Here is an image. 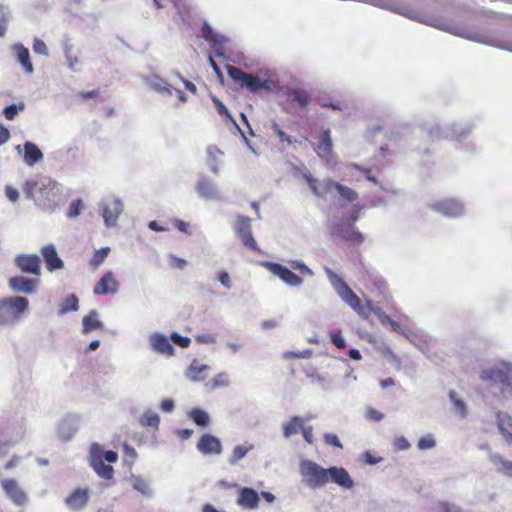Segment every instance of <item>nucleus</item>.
I'll use <instances>...</instances> for the list:
<instances>
[{
    "label": "nucleus",
    "instance_id": "obj_1",
    "mask_svg": "<svg viewBox=\"0 0 512 512\" xmlns=\"http://www.w3.org/2000/svg\"><path fill=\"white\" fill-rule=\"evenodd\" d=\"M24 193L36 205L47 210H53L59 200L57 184L49 177L41 176L35 180L27 181L24 185Z\"/></svg>",
    "mask_w": 512,
    "mask_h": 512
},
{
    "label": "nucleus",
    "instance_id": "obj_2",
    "mask_svg": "<svg viewBox=\"0 0 512 512\" xmlns=\"http://www.w3.org/2000/svg\"><path fill=\"white\" fill-rule=\"evenodd\" d=\"M226 69L229 77L238 84L240 88L246 89L253 94L261 91L272 92L279 86V82L276 79H261L258 76L246 73L240 68L232 65H227Z\"/></svg>",
    "mask_w": 512,
    "mask_h": 512
},
{
    "label": "nucleus",
    "instance_id": "obj_3",
    "mask_svg": "<svg viewBox=\"0 0 512 512\" xmlns=\"http://www.w3.org/2000/svg\"><path fill=\"white\" fill-rule=\"evenodd\" d=\"M29 307L25 297L11 296L0 299V325L7 326L19 322Z\"/></svg>",
    "mask_w": 512,
    "mask_h": 512
},
{
    "label": "nucleus",
    "instance_id": "obj_4",
    "mask_svg": "<svg viewBox=\"0 0 512 512\" xmlns=\"http://www.w3.org/2000/svg\"><path fill=\"white\" fill-rule=\"evenodd\" d=\"M332 284L338 296L349 305L360 317L367 319L371 314V301L362 304L360 298L352 291L347 283L333 274Z\"/></svg>",
    "mask_w": 512,
    "mask_h": 512
},
{
    "label": "nucleus",
    "instance_id": "obj_5",
    "mask_svg": "<svg viewBox=\"0 0 512 512\" xmlns=\"http://www.w3.org/2000/svg\"><path fill=\"white\" fill-rule=\"evenodd\" d=\"M305 179L313 194L316 196H324L331 192L333 189H335L339 193L341 198L347 202H354L358 198V194L356 193V191H354L350 187L334 182L331 179H325L322 182H319L311 175H306Z\"/></svg>",
    "mask_w": 512,
    "mask_h": 512
},
{
    "label": "nucleus",
    "instance_id": "obj_6",
    "mask_svg": "<svg viewBox=\"0 0 512 512\" xmlns=\"http://www.w3.org/2000/svg\"><path fill=\"white\" fill-rule=\"evenodd\" d=\"M480 378L483 381L500 383L503 391L506 388L512 389V365L503 361L499 362L491 368L484 369Z\"/></svg>",
    "mask_w": 512,
    "mask_h": 512
},
{
    "label": "nucleus",
    "instance_id": "obj_7",
    "mask_svg": "<svg viewBox=\"0 0 512 512\" xmlns=\"http://www.w3.org/2000/svg\"><path fill=\"white\" fill-rule=\"evenodd\" d=\"M300 472L309 487L318 488L328 483L327 469L311 460L301 462Z\"/></svg>",
    "mask_w": 512,
    "mask_h": 512
},
{
    "label": "nucleus",
    "instance_id": "obj_8",
    "mask_svg": "<svg viewBox=\"0 0 512 512\" xmlns=\"http://www.w3.org/2000/svg\"><path fill=\"white\" fill-rule=\"evenodd\" d=\"M235 232L242 244L252 251H259L257 243L251 231V219L246 216H238L235 223Z\"/></svg>",
    "mask_w": 512,
    "mask_h": 512
},
{
    "label": "nucleus",
    "instance_id": "obj_9",
    "mask_svg": "<svg viewBox=\"0 0 512 512\" xmlns=\"http://www.w3.org/2000/svg\"><path fill=\"white\" fill-rule=\"evenodd\" d=\"M262 265L289 286H299L303 279L282 264L265 261Z\"/></svg>",
    "mask_w": 512,
    "mask_h": 512
},
{
    "label": "nucleus",
    "instance_id": "obj_10",
    "mask_svg": "<svg viewBox=\"0 0 512 512\" xmlns=\"http://www.w3.org/2000/svg\"><path fill=\"white\" fill-rule=\"evenodd\" d=\"M230 487L238 488L237 504L248 510H256L259 507L260 495L256 490L250 487H239L237 484H231Z\"/></svg>",
    "mask_w": 512,
    "mask_h": 512
},
{
    "label": "nucleus",
    "instance_id": "obj_11",
    "mask_svg": "<svg viewBox=\"0 0 512 512\" xmlns=\"http://www.w3.org/2000/svg\"><path fill=\"white\" fill-rule=\"evenodd\" d=\"M1 486L5 494L10 498V500L14 504L22 506L27 502V495L16 482V480L4 479L1 482Z\"/></svg>",
    "mask_w": 512,
    "mask_h": 512
},
{
    "label": "nucleus",
    "instance_id": "obj_12",
    "mask_svg": "<svg viewBox=\"0 0 512 512\" xmlns=\"http://www.w3.org/2000/svg\"><path fill=\"white\" fill-rule=\"evenodd\" d=\"M16 266L24 273L40 275V258L35 254H21L15 259Z\"/></svg>",
    "mask_w": 512,
    "mask_h": 512
},
{
    "label": "nucleus",
    "instance_id": "obj_13",
    "mask_svg": "<svg viewBox=\"0 0 512 512\" xmlns=\"http://www.w3.org/2000/svg\"><path fill=\"white\" fill-rule=\"evenodd\" d=\"M119 289V282L111 271L106 272L94 286L95 295L114 294Z\"/></svg>",
    "mask_w": 512,
    "mask_h": 512
},
{
    "label": "nucleus",
    "instance_id": "obj_14",
    "mask_svg": "<svg viewBox=\"0 0 512 512\" xmlns=\"http://www.w3.org/2000/svg\"><path fill=\"white\" fill-rule=\"evenodd\" d=\"M310 100V94L304 89H289L286 92V104L290 108H305L310 103Z\"/></svg>",
    "mask_w": 512,
    "mask_h": 512
},
{
    "label": "nucleus",
    "instance_id": "obj_15",
    "mask_svg": "<svg viewBox=\"0 0 512 512\" xmlns=\"http://www.w3.org/2000/svg\"><path fill=\"white\" fill-rule=\"evenodd\" d=\"M89 500L88 489L77 488L72 491L66 498L65 504L71 510L78 511L86 506Z\"/></svg>",
    "mask_w": 512,
    "mask_h": 512
},
{
    "label": "nucleus",
    "instance_id": "obj_16",
    "mask_svg": "<svg viewBox=\"0 0 512 512\" xmlns=\"http://www.w3.org/2000/svg\"><path fill=\"white\" fill-rule=\"evenodd\" d=\"M328 482L331 481L344 489H351L354 485L349 473L342 467H330L327 469Z\"/></svg>",
    "mask_w": 512,
    "mask_h": 512
},
{
    "label": "nucleus",
    "instance_id": "obj_17",
    "mask_svg": "<svg viewBox=\"0 0 512 512\" xmlns=\"http://www.w3.org/2000/svg\"><path fill=\"white\" fill-rule=\"evenodd\" d=\"M40 252L49 271L52 272L58 269H62L64 267V262L58 256V253L54 245H46L42 247Z\"/></svg>",
    "mask_w": 512,
    "mask_h": 512
},
{
    "label": "nucleus",
    "instance_id": "obj_18",
    "mask_svg": "<svg viewBox=\"0 0 512 512\" xmlns=\"http://www.w3.org/2000/svg\"><path fill=\"white\" fill-rule=\"evenodd\" d=\"M197 449L202 454H220L222 451L221 443L218 438L211 434H204L197 443Z\"/></svg>",
    "mask_w": 512,
    "mask_h": 512
},
{
    "label": "nucleus",
    "instance_id": "obj_19",
    "mask_svg": "<svg viewBox=\"0 0 512 512\" xmlns=\"http://www.w3.org/2000/svg\"><path fill=\"white\" fill-rule=\"evenodd\" d=\"M433 208L436 211L442 213L443 215H446L449 217L459 216L463 212L462 204L453 199H447V200H443L438 203H435L433 205Z\"/></svg>",
    "mask_w": 512,
    "mask_h": 512
},
{
    "label": "nucleus",
    "instance_id": "obj_20",
    "mask_svg": "<svg viewBox=\"0 0 512 512\" xmlns=\"http://www.w3.org/2000/svg\"><path fill=\"white\" fill-rule=\"evenodd\" d=\"M121 212L122 203L118 199H113L106 202L103 207V218L105 220L106 225H114Z\"/></svg>",
    "mask_w": 512,
    "mask_h": 512
},
{
    "label": "nucleus",
    "instance_id": "obj_21",
    "mask_svg": "<svg viewBox=\"0 0 512 512\" xmlns=\"http://www.w3.org/2000/svg\"><path fill=\"white\" fill-rule=\"evenodd\" d=\"M37 281L23 276H15L9 279V286L14 292L31 294L36 288Z\"/></svg>",
    "mask_w": 512,
    "mask_h": 512
},
{
    "label": "nucleus",
    "instance_id": "obj_22",
    "mask_svg": "<svg viewBox=\"0 0 512 512\" xmlns=\"http://www.w3.org/2000/svg\"><path fill=\"white\" fill-rule=\"evenodd\" d=\"M316 153L329 162L332 157V140L330 136V130H324L320 136V140L315 147Z\"/></svg>",
    "mask_w": 512,
    "mask_h": 512
},
{
    "label": "nucleus",
    "instance_id": "obj_23",
    "mask_svg": "<svg viewBox=\"0 0 512 512\" xmlns=\"http://www.w3.org/2000/svg\"><path fill=\"white\" fill-rule=\"evenodd\" d=\"M150 342L154 351L168 357L174 355V348L166 336L156 333L152 335Z\"/></svg>",
    "mask_w": 512,
    "mask_h": 512
},
{
    "label": "nucleus",
    "instance_id": "obj_24",
    "mask_svg": "<svg viewBox=\"0 0 512 512\" xmlns=\"http://www.w3.org/2000/svg\"><path fill=\"white\" fill-rule=\"evenodd\" d=\"M196 190L200 197L206 200H212L218 197L217 189L214 183L212 182V180L208 179L205 176L199 178L196 185Z\"/></svg>",
    "mask_w": 512,
    "mask_h": 512
},
{
    "label": "nucleus",
    "instance_id": "obj_25",
    "mask_svg": "<svg viewBox=\"0 0 512 512\" xmlns=\"http://www.w3.org/2000/svg\"><path fill=\"white\" fill-rule=\"evenodd\" d=\"M13 51L17 61L22 65L26 73L33 72V64L30 60L29 50L23 44L17 43L13 45Z\"/></svg>",
    "mask_w": 512,
    "mask_h": 512
},
{
    "label": "nucleus",
    "instance_id": "obj_26",
    "mask_svg": "<svg viewBox=\"0 0 512 512\" xmlns=\"http://www.w3.org/2000/svg\"><path fill=\"white\" fill-rule=\"evenodd\" d=\"M91 465L95 472L102 478L110 480L113 477V467L103 462V458L93 453L91 459Z\"/></svg>",
    "mask_w": 512,
    "mask_h": 512
},
{
    "label": "nucleus",
    "instance_id": "obj_27",
    "mask_svg": "<svg viewBox=\"0 0 512 512\" xmlns=\"http://www.w3.org/2000/svg\"><path fill=\"white\" fill-rule=\"evenodd\" d=\"M43 158V154L40 149L32 142H26L24 144V161L28 165H34Z\"/></svg>",
    "mask_w": 512,
    "mask_h": 512
},
{
    "label": "nucleus",
    "instance_id": "obj_28",
    "mask_svg": "<svg viewBox=\"0 0 512 512\" xmlns=\"http://www.w3.org/2000/svg\"><path fill=\"white\" fill-rule=\"evenodd\" d=\"M498 428L506 442L512 443V417L507 414H498Z\"/></svg>",
    "mask_w": 512,
    "mask_h": 512
},
{
    "label": "nucleus",
    "instance_id": "obj_29",
    "mask_svg": "<svg viewBox=\"0 0 512 512\" xmlns=\"http://www.w3.org/2000/svg\"><path fill=\"white\" fill-rule=\"evenodd\" d=\"M209 369L206 364H200L194 360L187 370V376L192 381H203L206 378L205 372Z\"/></svg>",
    "mask_w": 512,
    "mask_h": 512
},
{
    "label": "nucleus",
    "instance_id": "obj_30",
    "mask_svg": "<svg viewBox=\"0 0 512 512\" xmlns=\"http://www.w3.org/2000/svg\"><path fill=\"white\" fill-rule=\"evenodd\" d=\"M304 427V422L301 417L293 416L290 421L283 425V434L286 438L297 434L299 431H302Z\"/></svg>",
    "mask_w": 512,
    "mask_h": 512
},
{
    "label": "nucleus",
    "instance_id": "obj_31",
    "mask_svg": "<svg viewBox=\"0 0 512 512\" xmlns=\"http://www.w3.org/2000/svg\"><path fill=\"white\" fill-rule=\"evenodd\" d=\"M101 327L102 323L98 320V313L95 310L90 311V313L83 318L84 333H89Z\"/></svg>",
    "mask_w": 512,
    "mask_h": 512
},
{
    "label": "nucleus",
    "instance_id": "obj_32",
    "mask_svg": "<svg viewBox=\"0 0 512 512\" xmlns=\"http://www.w3.org/2000/svg\"><path fill=\"white\" fill-rule=\"evenodd\" d=\"M140 425L142 427H152L157 429L160 424V417L157 413L153 411H145L139 419Z\"/></svg>",
    "mask_w": 512,
    "mask_h": 512
},
{
    "label": "nucleus",
    "instance_id": "obj_33",
    "mask_svg": "<svg viewBox=\"0 0 512 512\" xmlns=\"http://www.w3.org/2000/svg\"><path fill=\"white\" fill-rule=\"evenodd\" d=\"M492 462L497 466V469L502 474L512 477V462L505 460L500 455H494L491 457Z\"/></svg>",
    "mask_w": 512,
    "mask_h": 512
},
{
    "label": "nucleus",
    "instance_id": "obj_34",
    "mask_svg": "<svg viewBox=\"0 0 512 512\" xmlns=\"http://www.w3.org/2000/svg\"><path fill=\"white\" fill-rule=\"evenodd\" d=\"M230 383V379H229V375L228 373L226 372H220L218 373L215 377H213L208 383L207 385L211 388V389H216V388H224V387H227Z\"/></svg>",
    "mask_w": 512,
    "mask_h": 512
},
{
    "label": "nucleus",
    "instance_id": "obj_35",
    "mask_svg": "<svg viewBox=\"0 0 512 512\" xmlns=\"http://www.w3.org/2000/svg\"><path fill=\"white\" fill-rule=\"evenodd\" d=\"M78 298L75 294L66 297L60 305V314L78 310Z\"/></svg>",
    "mask_w": 512,
    "mask_h": 512
},
{
    "label": "nucleus",
    "instance_id": "obj_36",
    "mask_svg": "<svg viewBox=\"0 0 512 512\" xmlns=\"http://www.w3.org/2000/svg\"><path fill=\"white\" fill-rule=\"evenodd\" d=\"M189 417L194 421L198 426H207L209 423L208 414L201 409H193L189 413Z\"/></svg>",
    "mask_w": 512,
    "mask_h": 512
},
{
    "label": "nucleus",
    "instance_id": "obj_37",
    "mask_svg": "<svg viewBox=\"0 0 512 512\" xmlns=\"http://www.w3.org/2000/svg\"><path fill=\"white\" fill-rule=\"evenodd\" d=\"M109 252H110L109 247H104L99 250H96L95 253L93 254V257L90 260V265L93 268H97L98 266H100L107 258Z\"/></svg>",
    "mask_w": 512,
    "mask_h": 512
},
{
    "label": "nucleus",
    "instance_id": "obj_38",
    "mask_svg": "<svg viewBox=\"0 0 512 512\" xmlns=\"http://www.w3.org/2000/svg\"><path fill=\"white\" fill-rule=\"evenodd\" d=\"M321 106L331 108L333 110L344 111L349 108L350 100L345 98V99H340V100H335V101H330V102H323L321 104Z\"/></svg>",
    "mask_w": 512,
    "mask_h": 512
},
{
    "label": "nucleus",
    "instance_id": "obj_39",
    "mask_svg": "<svg viewBox=\"0 0 512 512\" xmlns=\"http://www.w3.org/2000/svg\"><path fill=\"white\" fill-rule=\"evenodd\" d=\"M202 36L205 40L213 43L214 45L221 43L213 28L208 23H204L202 27Z\"/></svg>",
    "mask_w": 512,
    "mask_h": 512
},
{
    "label": "nucleus",
    "instance_id": "obj_40",
    "mask_svg": "<svg viewBox=\"0 0 512 512\" xmlns=\"http://www.w3.org/2000/svg\"><path fill=\"white\" fill-rule=\"evenodd\" d=\"M252 447H245V446H242V445H238L236 447H234L233 451H232V454H231V457H230V463L231 464H235L237 463L239 460H241L247 453L248 451L251 449Z\"/></svg>",
    "mask_w": 512,
    "mask_h": 512
},
{
    "label": "nucleus",
    "instance_id": "obj_41",
    "mask_svg": "<svg viewBox=\"0 0 512 512\" xmlns=\"http://www.w3.org/2000/svg\"><path fill=\"white\" fill-rule=\"evenodd\" d=\"M449 397H450L451 401L453 402L455 409L459 412V414L462 417H464L466 415V405H465L464 401H462L461 399H459L457 397V394L455 391H450Z\"/></svg>",
    "mask_w": 512,
    "mask_h": 512
},
{
    "label": "nucleus",
    "instance_id": "obj_42",
    "mask_svg": "<svg viewBox=\"0 0 512 512\" xmlns=\"http://www.w3.org/2000/svg\"><path fill=\"white\" fill-rule=\"evenodd\" d=\"M23 109H24V104H22V103L19 106L12 104L10 106H7L4 109L3 114L6 119L13 120L15 118V116L17 115L18 111L23 110Z\"/></svg>",
    "mask_w": 512,
    "mask_h": 512
},
{
    "label": "nucleus",
    "instance_id": "obj_43",
    "mask_svg": "<svg viewBox=\"0 0 512 512\" xmlns=\"http://www.w3.org/2000/svg\"><path fill=\"white\" fill-rule=\"evenodd\" d=\"M420 450L430 449L435 446V440L431 435L422 437L417 444Z\"/></svg>",
    "mask_w": 512,
    "mask_h": 512
},
{
    "label": "nucleus",
    "instance_id": "obj_44",
    "mask_svg": "<svg viewBox=\"0 0 512 512\" xmlns=\"http://www.w3.org/2000/svg\"><path fill=\"white\" fill-rule=\"evenodd\" d=\"M331 342L338 348L344 349L346 347L345 339L343 338L340 331H335L331 333Z\"/></svg>",
    "mask_w": 512,
    "mask_h": 512
},
{
    "label": "nucleus",
    "instance_id": "obj_45",
    "mask_svg": "<svg viewBox=\"0 0 512 512\" xmlns=\"http://www.w3.org/2000/svg\"><path fill=\"white\" fill-rule=\"evenodd\" d=\"M83 208V203L81 200H74L69 205L68 209V217H76L80 214L81 209Z\"/></svg>",
    "mask_w": 512,
    "mask_h": 512
},
{
    "label": "nucleus",
    "instance_id": "obj_46",
    "mask_svg": "<svg viewBox=\"0 0 512 512\" xmlns=\"http://www.w3.org/2000/svg\"><path fill=\"white\" fill-rule=\"evenodd\" d=\"M171 340L176 344L178 345L179 347L181 348H187L189 347L190 343H191V339L188 338V337H184V336H181L177 333H173L171 335Z\"/></svg>",
    "mask_w": 512,
    "mask_h": 512
},
{
    "label": "nucleus",
    "instance_id": "obj_47",
    "mask_svg": "<svg viewBox=\"0 0 512 512\" xmlns=\"http://www.w3.org/2000/svg\"><path fill=\"white\" fill-rule=\"evenodd\" d=\"M133 488L143 494L149 491L148 483L141 477H136L133 480Z\"/></svg>",
    "mask_w": 512,
    "mask_h": 512
},
{
    "label": "nucleus",
    "instance_id": "obj_48",
    "mask_svg": "<svg viewBox=\"0 0 512 512\" xmlns=\"http://www.w3.org/2000/svg\"><path fill=\"white\" fill-rule=\"evenodd\" d=\"M324 442L329 446H333L336 448H342V444L336 434L326 433L324 435Z\"/></svg>",
    "mask_w": 512,
    "mask_h": 512
},
{
    "label": "nucleus",
    "instance_id": "obj_49",
    "mask_svg": "<svg viewBox=\"0 0 512 512\" xmlns=\"http://www.w3.org/2000/svg\"><path fill=\"white\" fill-rule=\"evenodd\" d=\"M33 51L36 54L48 55V48L45 42L41 39H35L33 42Z\"/></svg>",
    "mask_w": 512,
    "mask_h": 512
},
{
    "label": "nucleus",
    "instance_id": "obj_50",
    "mask_svg": "<svg viewBox=\"0 0 512 512\" xmlns=\"http://www.w3.org/2000/svg\"><path fill=\"white\" fill-rule=\"evenodd\" d=\"M345 239L355 244H361L364 240L361 232L357 230H352L347 236H345Z\"/></svg>",
    "mask_w": 512,
    "mask_h": 512
},
{
    "label": "nucleus",
    "instance_id": "obj_51",
    "mask_svg": "<svg viewBox=\"0 0 512 512\" xmlns=\"http://www.w3.org/2000/svg\"><path fill=\"white\" fill-rule=\"evenodd\" d=\"M169 263L172 268H176V269H184L185 266L187 265L186 260L176 257L174 255H170Z\"/></svg>",
    "mask_w": 512,
    "mask_h": 512
},
{
    "label": "nucleus",
    "instance_id": "obj_52",
    "mask_svg": "<svg viewBox=\"0 0 512 512\" xmlns=\"http://www.w3.org/2000/svg\"><path fill=\"white\" fill-rule=\"evenodd\" d=\"M165 90L167 91V93L169 95H172L173 93H175V95L180 103H185L187 101V97L182 90L175 89L172 86L166 87Z\"/></svg>",
    "mask_w": 512,
    "mask_h": 512
},
{
    "label": "nucleus",
    "instance_id": "obj_53",
    "mask_svg": "<svg viewBox=\"0 0 512 512\" xmlns=\"http://www.w3.org/2000/svg\"><path fill=\"white\" fill-rule=\"evenodd\" d=\"M173 225L176 229H178L180 232H183L185 234H190V230H189V223L183 221V220H180V219H175L173 220Z\"/></svg>",
    "mask_w": 512,
    "mask_h": 512
},
{
    "label": "nucleus",
    "instance_id": "obj_54",
    "mask_svg": "<svg viewBox=\"0 0 512 512\" xmlns=\"http://www.w3.org/2000/svg\"><path fill=\"white\" fill-rule=\"evenodd\" d=\"M366 416L369 420L378 422L383 419V414L374 408H369L366 412Z\"/></svg>",
    "mask_w": 512,
    "mask_h": 512
},
{
    "label": "nucleus",
    "instance_id": "obj_55",
    "mask_svg": "<svg viewBox=\"0 0 512 512\" xmlns=\"http://www.w3.org/2000/svg\"><path fill=\"white\" fill-rule=\"evenodd\" d=\"M302 435L308 444L313 443V427L312 426H304L302 429Z\"/></svg>",
    "mask_w": 512,
    "mask_h": 512
},
{
    "label": "nucleus",
    "instance_id": "obj_56",
    "mask_svg": "<svg viewBox=\"0 0 512 512\" xmlns=\"http://www.w3.org/2000/svg\"><path fill=\"white\" fill-rule=\"evenodd\" d=\"M100 95V91L99 90H91V91H88V92H79L77 94V96L83 100H87V99H90V98H98Z\"/></svg>",
    "mask_w": 512,
    "mask_h": 512
},
{
    "label": "nucleus",
    "instance_id": "obj_57",
    "mask_svg": "<svg viewBox=\"0 0 512 512\" xmlns=\"http://www.w3.org/2000/svg\"><path fill=\"white\" fill-rule=\"evenodd\" d=\"M5 194H6L7 198L12 202H16L18 200V197H19L18 191L11 186L6 187Z\"/></svg>",
    "mask_w": 512,
    "mask_h": 512
},
{
    "label": "nucleus",
    "instance_id": "obj_58",
    "mask_svg": "<svg viewBox=\"0 0 512 512\" xmlns=\"http://www.w3.org/2000/svg\"><path fill=\"white\" fill-rule=\"evenodd\" d=\"M219 281L226 288H231V280H230V276L227 272H225V271L220 272Z\"/></svg>",
    "mask_w": 512,
    "mask_h": 512
},
{
    "label": "nucleus",
    "instance_id": "obj_59",
    "mask_svg": "<svg viewBox=\"0 0 512 512\" xmlns=\"http://www.w3.org/2000/svg\"><path fill=\"white\" fill-rule=\"evenodd\" d=\"M148 227L151 230L156 231V232H164V231H168L169 230L168 227L160 225L159 222H157V221H150L148 223Z\"/></svg>",
    "mask_w": 512,
    "mask_h": 512
},
{
    "label": "nucleus",
    "instance_id": "obj_60",
    "mask_svg": "<svg viewBox=\"0 0 512 512\" xmlns=\"http://www.w3.org/2000/svg\"><path fill=\"white\" fill-rule=\"evenodd\" d=\"M214 102H215V105H216L218 113L221 116L229 117L230 118V115L228 113V109L226 108V106L222 102H220L218 100H215Z\"/></svg>",
    "mask_w": 512,
    "mask_h": 512
},
{
    "label": "nucleus",
    "instance_id": "obj_61",
    "mask_svg": "<svg viewBox=\"0 0 512 512\" xmlns=\"http://www.w3.org/2000/svg\"><path fill=\"white\" fill-rule=\"evenodd\" d=\"M161 409L165 412H171L174 409V402L171 399H164L161 402Z\"/></svg>",
    "mask_w": 512,
    "mask_h": 512
},
{
    "label": "nucleus",
    "instance_id": "obj_62",
    "mask_svg": "<svg viewBox=\"0 0 512 512\" xmlns=\"http://www.w3.org/2000/svg\"><path fill=\"white\" fill-rule=\"evenodd\" d=\"M395 445L399 450L408 449L410 446L409 442L404 437L397 438Z\"/></svg>",
    "mask_w": 512,
    "mask_h": 512
},
{
    "label": "nucleus",
    "instance_id": "obj_63",
    "mask_svg": "<svg viewBox=\"0 0 512 512\" xmlns=\"http://www.w3.org/2000/svg\"><path fill=\"white\" fill-rule=\"evenodd\" d=\"M103 458L109 463H114L117 461L118 455L116 452L109 450L104 453Z\"/></svg>",
    "mask_w": 512,
    "mask_h": 512
},
{
    "label": "nucleus",
    "instance_id": "obj_64",
    "mask_svg": "<svg viewBox=\"0 0 512 512\" xmlns=\"http://www.w3.org/2000/svg\"><path fill=\"white\" fill-rule=\"evenodd\" d=\"M441 512H463V511L456 506L444 503L441 505Z\"/></svg>",
    "mask_w": 512,
    "mask_h": 512
}]
</instances>
